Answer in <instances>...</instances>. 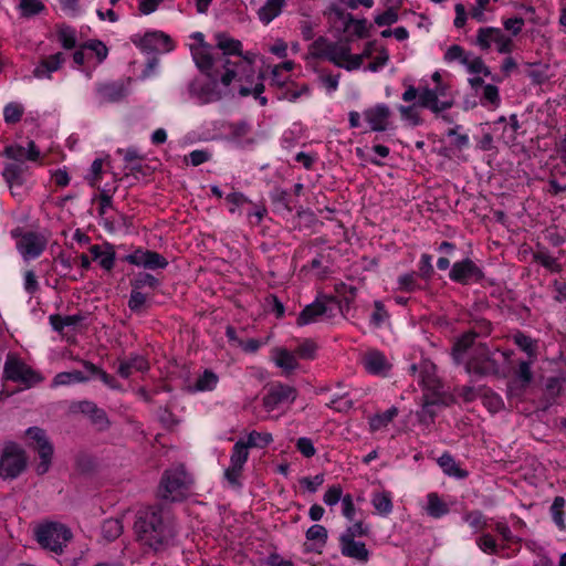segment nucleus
<instances>
[{
	"instance_id": "f257e3e1",
	"label": "nucleus",
	"mask_w": 566,
	"mask_h": 566,
	"mask_svg": "<svg viewBox=\"0 0 566 566\" xmlns=\"http://www.w3.org/2000/svg\"><path fill=\"white\" fill-rule=\"evenodd\" d=\"M217 46L223 52V55L241 54L242 44L240 41L230 38L224 33L216 34ZM254 54L240 57L238 62H230L229 59L221 56L214 60L217 61L212 69V78L214 73H218V65L226 69V72L221 76V81L218 82L219 86L217 91L222 92V96L226 94L229 85L235 80L238 83L239 94L241 96L253 95L260 101L261 105L266 104V98L261 94L264 91V85L261 82V75H255L253 70Z\"/></svg>"
},
{
	"instance_id": "f03ea898",
	"label": "nucleus",
	"mask_w": 566,
	"mask_h": 566,
	"mask_svg": "<svg viewBox=\"0 0 566 566\" xmlns=\"http://www.w3.org/2000/svg\"><path fill=\"white\" fill-rule=\"evenodd\" d=\"M453 358L458 364H463L468 374L489 375L499 370L496 359L489 348L481 343H475V334L462 335L453 346Z\"/></svg>"
},
{
	"instance_id": "7ed1b4c3",
	"label": "nucleus",
	"mask_w": 566,
	"mask_h": 566,
	"mask_svg": "<svg viewBox=\"0 0 566 566\" xmlns=\"http://www.w3.org/2000/svg\"><path fill=\"white\" fill-rule=\"evenodd\" d=\"M190 38L193 40L189 44L192 59L198 69L209 77L203 85H195L192 93L200 104L216 102L222 97V92L216 90L219 84L217 78H212V69L217 63L212 54L213 49L205 42V35L201 32H195Z\"/></svg>"
},
{
	"instance_id": "20e7f679",
	"label": "nucleus",
	"mask_w": 566,
	"mask_h": 566,
	"mask_svg": "<svg viewBox=\"0 0 566 566\" xmlns=\"http://www.w3.org/2000/svg\"><path fill=\"white\" fill-rule=\"evenodd\" d=\"M134 531L140 544L154 551L160 549L172 538V531L164 523L161 515L153 510L138 512Z\"/></svg>"
},
{
	"instance_id": "39448f33",
	"label": "nucleus",
	"mask_w": 566,
	"mask_h": 566,
	"mask_svg": "<svg viewBox=\"0 0 566 566\" xmlns=\"http://www.w3.org/2000/svg\"><path fill=\"white\" fill-rule=\"evenodd\" d=\"M419 382L426 390L424 402L420 412V418L427 420L432 419L434 411L433 407L446 405L447 399L441 392L440 381L436 376V367L431 363L424 361L420 366Z\"/></svg>"
},
{
	"instance_id": "423d86ee",
	"label": "nucleus",
	"mask_w": 566,
	"mask_h": 566,
	"mask_svg": "<svg viewBox=\"0 0 566 566\" xmlns=\"http://www.w3.org/2000/svg\"><path fill=\"white\" fill-rule=\"evenodd\" d=\"M191 483V478L186 473L185 469L177 467L165 471L159 493L166 500L179 501L186 496Z\"/></svg>"
},
{
	"instance_id": "0eeeda50",
	"label": "nucleus",
	"mask_w": 566,
	"mask_h": 566,
	"mask_svg": "<svg viewBox=\"0 0 566 566\" xmlns=\"http://www.w3.org/2000/svg\"><path fill=\"white\" fill-rule=\"evenodd\" d=\"M431 80L434 86H424L420 88L419 104L434 113L450 108L452 106V99L447 98L449 86L442 82L441 73L436 71L431 75Z\"/></svg>"
},
{
	"instance_id": "6e6552de",
	"label": "nucleus",
	"mask_w": 566,
	"mask_h": 566,
	"mask_svg": "<svg viewBox=\"0 0 566 566\" xmlns=\"http://www.w3.org/2000/svg\"><path fill=\"white\" fill-rule=\"evenodd\" d=\"M39 544L53 553L61 554L63 547L72 539L71 531L61 523H45L35 532Z\"/></svg>"
},
{
	"instance_id": "1a4fd4ad",
	"label": "nucleus",
	"mask_w": 566,
	"mask_h": 566,
	"mask_svg": "<svg viewBox=\"0 0 566 566\" xmlns=\"http://www.w3.org/2000/svg\"><path fill=\"white\" fill-rule=\"evenodd\" d=\"M25 438L28 446L39 453L40 461L35 467L36 473H46L52 462L53 446L49 441L44 430L38 427L29 428L25 431Z\"/></svg>"
},
{
	"instance_id": "9d476101",
	"label": "nucleus",
	"mask_w": 566,
	"mask_h": 566,
	"mask_svg": "<svg viewBox=\"0 0 566 566\" xmlns=\"http://www.w3.org/2000/svg\"><path fill=\"white\" fill-rule=\"evenodd\" d=\"M27 467V455L22 448L17 443H6L0 457V476L3 479H14Z\"/></svg>"
},
{
	"instance_id": "9b49d317",
	"label": "nucleus",
	"mask_w": 566,
	"mask_h": 566,
	"mask_svg": "<svg viewBox=\"0 0 566 566\" xmlns=\"http://www.w3.org/2000/svg\"><path fill=\"white\" fill-rule=\"evenodd\" d=\"M3 375L7 379L22 384L25 387H32L42 380V377L35 370L14 354L8 355Z\"/></svg>"
},
{
	"instance_id": "f8f14e48",
	"label": "nucleus",
	"mask_w": 566,
	"mask_h": 566,
	"mask_svg": "<svg viewBox=\"0 0 566 566\" xmlns=\"http://www.w3.org/2000/svg\"><path fill=\"white\" fill-rule=\"evenodd\" d=\"M476 44L482 50H489L495 45L499 53L507 54L513 51L514 43L512 36L506 35L501 29L488 27L478 30Z\"/></svg>"
},
{
	"instance_id": "ddd939ff",
	"label": "nucleus",
	"mask_w": 566,
	"mask_h": 566,
	"mask_svg": "<svg viewBox=\"0 0 566 566\" xmlns=\"http://www.w3.org/2000/svg\"><path fill=\"white\" fill-rule=\"evenodd\" d=\"M132 42L145 52L168 53L174 50L169 35L161 31H150L145 34H134Z\"/></svg>"
},
{
	"instance_id": "4468645a",
	"label": "nucleus",
	"mask_w": 566,
	"mask_h": 566,
	"mask_svg": "<svg viewBox=\"0 0 566 566\" xmlns=\"http://www.w3.org/2000/svg\"><path fill=\"white\" fill-rule=\"evenodd\" d=\"M248 458L249 451H247L245 446H243V441H238L233 446L230 464L224 470V480L231 488L238 489L241 486L242 471Z\"/></svg>"
},
{
	"instance_id": "2eb2a0df",
	"label": "nucleus",
	"mask_w": 566,
	"mask_h": 566,
	"mask_svg": "<svg viewBox=\"0 0 566 566\" xmlns=\"http://www.w3.org/2000/svg\"><path fill=\"white\" fill-rule=\"evenodd\" d=\"M324 56L329 62L347 71L357 70L361 65V56L352 54L347 43H334L328 45Z\"/></svg>"
},
{
	"instance_id": "dca6fc26",
	"label": "nucleus",
	"mask_w": 566,
	"mask_h": 566,
	"mask_svg": "<svg viewBox=\"0 0 566 566\" xmlns=\"http://www.w3.org/2000/svg\"><path fill=\"white\" fill-rule=\"evenodd\" d=\"M296 398V390L289 386L277 384L272 386L263 398L268 411H275L290 407Z\"/></svg>"
},
{
	"instance_id": "f3484780",
	"label": "nucleus",
	"mask_w": 566,
	"mask_h": 566,
	"mask_svg": "<svg viewBox=\"0 0 566 566\" xmlns=\"http://www.w3.org/2000/svg\"><path fill=\"white\" fill-rule=\"evenodd\" d=\"M364 120L371 132H385L391 127V111L386 104H376L363 112Z\"/></svg>"
},
{
	"instance_id": "a211bd4d",
	"label": "nucleus",
	"mask_w": 566,
	"mask_h": 566,
	"mask_svg": "<svg viewBox=\"0 0 566 566\" xmlns=\"http://www.w3.org/2000/svg\"><path fill=\"white\" fill-rule=\"evenodd\" d=\"M125 260L136 266H143L146 269H164L168 262L159 253L149 250H136L128 254Z\"/></svg>"
},
{
	"instance_id": "6ab92c4d",
	"label": "nucleus",
	"mask_w": 566,
	"mask_h": 566,
	"mask_svg": "<svg viewBox=\"0 0 566 566\" xmlns=\"http://www.w3.org/2000/svg\"><path fill=\"white\" fill-rule=\"evenodd\" d=\"M45 245L46 242L44 238L34 233H25L17 242V248L24 260L38 258Z\"/></svg>"
},
{
	"instance_id": "aec40b11",
	"label": "nucleus",
	"mask_w": 566,
	"mask_h": 566,
	"mask_svg": "<svg viewBox=\"0 0 566 566\" xmlns=\"http://www.w3.org/2000/svg\"><path fill=\"white\" fill-rule=\"evenodd\" d=\"M10 191L13 197L21 198L27 192L25 180L23 177V168L20 164H10L3 170Z\"/></svg>"
},
{
	"instance_id": "412c9836",
	"label": "nucleus",
	"mask_w": 566,
	"mask_h": 566,
	"mask_svg": "<svg viewBox=\"0 0 566 566\" xmlns=\"http://www.w3.org/2000/svg\"><path fill=\"white\" fill-rule=\"evenodd\" d=\"M450 279L460 283H469L481 277L480 269L469 259L455 262L450 271Z\"/></svg>"
},
{
	"instance_id": "4be33fe9",
	"label": "nucleus",
	"mask_w": 566,
	"mask_h": 566,
	"mask_svg": "<svg viewBox=\"0 0 566 566\" xmlns=\"http://www.w3.org/2000/svg\"><path fill=\"white\" fill-rule=\"evenodd\" d=\"M363 364L369 374L378 376H386L391 368L389 360L378 350L367 352L363 358Z\"/></svg>"
},
{
	"instance_id": "5701e85b",
	"label": "nucleus",
	"mask_w": 566,
	"mask_h": 566,
	"mask_svg": "<svg viewBox=\"0 0 566 566\" xmlns=\"http://www.w3.org/2000/svg\"><path fill=\"white\" fill-rule=\"evenodd\" d=\"M297 358L298 356L295 352H290L286 348L280 347L272 350V360L284 375H291L298 369L300 365Z\"/></svg>"
},
{
	"instance_id": "b1692460",
	"label": "nucleus",
	"mask_w": 566,
	"mask_h": 566,
	"mask_svg": "<svg viewBox=\"0 0 566 566\" xmlns=\"http://www.w3.org/2000/svg\"><path fill=\"white\" fill-rule=\"evenodd\" d=\"M340 552L344 556L366 563L369 552L363 542L355 538L339 537Z\"/></svg>"
},
{
	"instance_id": "393cba45",
	"label": "nucleus",
	"mask_w": 566,
	"mask_h": 566,
	"mask_svg": "<svg viewBox=\"0 0 566 566\" xmlns=\"http://www.w3.org/2000/svg\"><path fill=\"white\" fill-rule=\"evenodd\" d=\"M64 62V57L62 53L53 54L44 60H42L34 69L33 74L38 78H50L51 74L57 71L62 63Z\"/></svg>"
},
{
	"instance_id": "a878e982",
	"label": "nucleus",
	"mask_w": 566,
	"mask_h": 566,
	"mask_svg": "<svg viewBox=\"0 0 566 566\" xmlns=\"http://www.w3.org/2000/svg\"><path fill=\"white\" fill-rule=\"evenodd\" d=\"M218 382V375L207 369L198 376L193 384L187 386V390L191 394L212 391Z\"/></svg>"
},
{
	"instance_id": "bb28decb",
	"label": "nucleus",
	"mask_w": 566,
	"mask_h": 566,
	"mask_svg": "<svg viewBox=\"0 0 566 566\" xmlns=\"http://www.w3.org/2000/svg\"><path fill=\"white\" fill-rule=\"evenodd\" d=\"M371 505L376 514L380 516H388L394 510L392 494L389 491H378L371 494Z\"/></svg>"
},
{
	"instance_id": "cd10ccee",
	"label": "nucleus",
	"mask_w": 566,
	"mask_h": 566,
	"mask_svg": "<svg viewBox=\"0 0 566 566\" xmlns=\"http://www.w3.org/2000/svg\"><path fill=\"white\" fill-rule=\"evenodd\" d=\"M327 302L317 301L306 306L297 318L298 325H307L316 322L326 314Z\"/></svg>"
},
{
	"instance_id": "c85d7f7f",
	"label": "nucleus",
	"mask_w": 566,
	"mask_h": 566,
	"mask_svg": "<svg viewBox=\"0 0 566 566\" xmlns=\"http://www.w3.org/2000/svg\"><path fill=\"white\" fill-rule=\"evenodd\" d=\"M426 513L433 517L440 518L449 513L448 504L434 492L427 495Z\"/></svg>"
},
{
	"instance_id": "c756f323",
	"label": "nucleus",
	"mask_w": 566,
	"mask_h": 566,
	"mask_svg": "<svg viewBox=\"0 0 566 566\" xmlns=\"http://www.w3.org/2000/svg\"><path fill=\"white\" fill-rule=\"evenodd\" d=\"M88 379V374H84L81 370L62 371L55 375L51 386H70L74 384L85 382Z\"/></svg>"
},
{
	"instance_id": "7c9ffc66",
	"label": "nucleus",
	"mask_w": 566,
	"mask_h": 566,
	"mask_svg": "<svg viewBox=\"0 0 566 566\" xmlns=\"http://www.w3.org/2000/svg\"><path fill=\"white\" fill-rule=\"evenodd\" d=\"M534 361L530 359V361H522L518 365V369L516 371V377L510 386V394L512 395L515 389H524L532 380V370L531 365Z\"/></svg>"
},
{
	"instance_id": "2f4dec72",
	"label": "nucleus",
	"mask_w": 566,
	"mask_h": 566,
	"mask_svg": "<svg viewBox=\"0 0 566 566\" xmlns=\"http://www.w3.org/2000/svg\"><path fill=\"white\" fill-rule=\"evenodd\" d=\"M148 369L147 360L142 356H135L129 360H124L119 364L117 373L124 377L128 378L135 371H145Z\"/></svg>"
},
{
	"instance_id": "473e14b6",
	"label": "nucleus",
	"mask_w": 566,
	"mask_h": 566,
	"mask_svg": "<svg viewBox=\"0 0 566 566\" xmlns=\"http://www.w3.org/2000/svg\"><path fill=\"white\" fill-rule=\"evenodd\" d=\"M123 96V87L115 83L104 84L97 88V99L101 104L119 101Z\"/></svg>"
},
{
	"instance_id": "72a5a7b5",
	"label": "nucleus",
	"mask_w": 566,
	"mask_h": 566,
	"mask_svg": "<svg viewBox=\"0 0 566 566\" xmlns=\"http://www.w3.org/2000/svg\"><path fill=\"white\" fill-rule=\"evenodd\" d=\"M283 2L284 0H266L264 6L259 9L260 20L265 24L270 23L280 14Z\"/></svg>"
},
{
	"instance_id": "f704fd0d",
	"label": "nucleus",
	"mask_w": 566,
	"mask_h": 566,
	"mask_svg": "<svg viewBox=\"0 0 566 566\" xmlns=\"http://www.w3.org/2000/svg\"><path fill=\"white\" fill-rule=\"evenodd\" d=\"M91 253L93 259L97 261L103 269L109 271L114 266L115 254L111 249L93 245L91 248Z\"/></svg>"
},
{
	"instance_id": "c9c22d12",
	"label": "nucleus",
	"mask_w": 566,
	"mask_h": 566,
	"mask_svg": "<svg viewBox=\"0 0 566 566\" xmlns=\"http://www.w3.org/2000/svg\"><path fill=\"white\" fill-rule=\"evenodd\" d=\"M123 520L119 517L107 518L102 525V536L107 541H114L123 533Z\"/></svg>"
},
{
	"instance_id": "e433bc0d",
	"label": "nucleus",
	"mask_w": 566,
	"mask_h": 566,
	"mask_svg": "<svg viewBox=\"0 0 566 566\" xmlns=\"http://www.w3.org/2000/svg\"><path fill=\"white\" fill-rule=\"evenodd\" d=\"M397 415L398 409L396 407H391L381 413L373 416L369 420L370 430L378 431L386 428Z\"/></svg>"
},
{
	"instance_id": "4c0bfd02",
	"label": "nucleus",
	"mask_w": 566,
	"mask_h": 566,
	"mask_svg": "<svg viewBox=\"0 0 566 566\" xmlns=\"http://www.w3.org/2000/svg\"><path fill=\"white\" fill-rule=\"evenodd\" d=\"M438 463L442 471L450 476L459 479L467 476V472L460 469L455 460L449 454L441 455L438 460Z\"/></svg>"
},
{
	"instance_id": "58836bf2",
	"label": "nucleus",
	"mask_w": 566,
	"mask_h": 566,
	"mask_svg": "<svg viewBox=\"0 0 566 566\" xmlns=\"http://www.w3.org/2000/svg\"><path fill=\"white\" fill-rule=\"evenodd\" d=\"M327 536V530L321 524H314L306 531V539L313 543L317 549L324 547Z\"/></svg>"
},
{
	"instance_id": "ea45409f",
	"label": "nucleus",
	"mask_w": 566,
	"mask_h": 566,
	"mask_svg": "<svg viewBox=\"0 0 566 566\" xmlns=\"http://www.w3.org/2000/svg\"><path fill=\"white\" fill-rule=\"evenodd\" d=\"M85 48L87 49L90 60L93 63L103 62L108 53L106 45L97 40L88 41L85 43Z\"/></svg>"
},
{
	"instance_id": "a19ab883",
	"label": "nucleus",
	"mask_w": 566,
	"mask_h": 566,
	"mask_svg": "<svg viewBox=\"0 0 566 566\" xmlns=\"http://www.w3.org/2000/svg\"><path fill=\"white\" fill-rule=\"evenodd\" d=\"M272 441L273 438L270 432L252 431L248 434V439L245 442H243V446H245L247 450L249 448H264Z\"/></svg>"
},
{
	"instance_id": "79ce46f5",
	"label": "nucleus",
	"mask_w": 566,
	"mask_h": 566,
	"mask_svg": "<svg viewBox=\"0 0 566 566\" xmlns=\"http://www.w3.org/2000/svg\"><path fill=\"white\" fill-rule=\"evenodd\" d=\"M463 65L467 67L468 72L473 75L489 76L491 74L489 67L484 64L482 59L478 56L469 55L463 60Z\"/></svg>"
},
{
	"instance_id": "37998d69",
	"label": "nucleus",
	"mask_w": 566,
	"mask_h": 566,
	"mask_svg": "<svg viewBox=\"0 0 566 566\" xmlns=\"http://www.w3.org/2000/svg\"><path fill=\"white\" fill-rule=\"evenodd\" d=\"M81 410L85 413H88L95 424L99 427V429H103L107 426V419L106 415L103 410L98 409L94 403L92 402H83L81 405Z\"/></svg>"
},
{
	"instance_id": "c03bdc74",
	"label": "nucleus",
	"mask_w": 566,
	"mask_h": 566,
	"mask_svg": "<svg viewBox=\"0 0 566 566\" xmlns=\"http://www.w3.org/2000/svg\"><path fill=\"white\" fill-rule=\"evenodd\" d=\"M462 518L473 532H480L488 526V518L480 511L468 512Z\"/></svg>"
},
{
	"instance_id": "a18cd8bd",
	"label": "nucleus",
	"mask_w": 566,
	"mask_h": 566,
	"mask_svg": "<svg viewBox=\"0 0 566 566\" xmlns=\"http://www.w3.org/2000/svg\"><path fill=\"white\" fill-rule=\"evenodd\" d=\"M83 365H84V368H85L86 373L88 374L90 378L93 377V376H98L99 379L107 387H109L112 389H119V387L117 386V382L114 379V377H112L108 374H106L105 371L98 369L95 365H93V364H91L88 361H84Z\"/></svg>"
},
{
	"instance_id": "49530a36",
	"label": "nucleus",
	"mask_w": 566,
	"mask_h": 566,
	"mask_svg": "<svg viewBox=\"0 0 566 566\" xmlns=\"http://www.w3.org/2000/svg\"><path fill=\"white\" fill-rule=\"evenodd\" d=\"M19 11L22 17H32L40 13L44 9L42 0H20Z\"/></svg>"
},
{
	"instance_id": "de8ad7c7",
	"label": "nucleus",
	"mask_w": 566,
	"mask_h": 566,
	"mask_svg": "<svg viewBox=\"0 0 566 566\" xmlns=\"http://www.w3.org/2000/svg\"><path fill=\"white\" fill-rule=\"evenodd\" d=\"M514 342L522 350L528 355L532 361L536 359V344L532 338L524 334H516L514 336Z\"/></svg>"
},
{
	"instance_id": "09e8293b",
	"label": "nucleus",
	"mask_w": 566,
	"mask_h": 566,
	"mask_svg": "<svg viewBox=\"0 0 566 566\" xmlns=\"http://www.w3.org/2000/svg\"><path fill=\"white\" fill-rule=\"evenodd\" d=\"M397 283H398L397 290L400 292L411 293V292H415L420 289L419 284L417 283L415 273H407V274L400 275L398 277Z\"/></svg>"
},
{
	"instance_id": "8fccbe9b",
	"label": "nucleus",
	"mask_w": 566,
	"mask_h": 566,
	"mask_svg": "<svg viewBox=\"0 0 566 566\" xmlns=\"http://www.w3.org/2000/svg\"><path fill=\"white\" fill-rule=\"evenodd\" d=\"M565 506V499L562 496H557L554 499V502L551 507L552 517L555 524L560 528H565L563 507Z\"/></svg>"
},
{
	"instance_id": "3c124183",
	"label": "nucleus",
	"mask_w": 566,
	"mask_h": 566,
	"mask_svg": "<svg viewBox=\"0 0 566 566\" xmlns=\"http://www.w3.org/2000/svg\"><path fill=\"white\" fill-rule=\"evenodd\" d=\"M316 350V344L312 340L306 339L297 346L295 353L298 356V358L310 360L315 358Z\"/></svg>"
},
{
	"instance_id": "603ef678",
	"label": "nucleus",
	"mask_w": 566,
	"mask_h": 566,
	"mask_svg": "<svg viewBox=\"0 0 566 566\" xmlns=\"http://www.w3.org/2000/svg\"><path fill=\"white\" fill-rule=\"evenodd\" d=\"M389 61V53L386 49L380 48L377 50V54L373 57V61L367 66L370 72L380 71Z\"/></svg>"
},
{
	"instance_id": "864d4df0",
	"label": "nucleus",
	"mask_w": 566,
	"mask_h": 566,
	"mask_svg": "<svg viewBox=\"0 0 566 566\" xmlns=\"http://www.w3.org/2000/svg\"><path fill=\"white\" fill-rule=\"evenodd\" d=\"M479 548L486 554H496L497 544L495 538L490 534H483L476 539Z\"/></svg>"
},
{
	"instance_id": "5fc2aeb1",
	"label": "nucleus",
	"mask_w": 566,
	"mask_h": 566,
	"mask_svg": "<svg viewBox=\"0 0 566 566\" xmlns=\"http://www.w3.org/2000/svg\"><path fill=\"white\" fill-rule=\"evenodd\" d=\"M343 497V489L340 488V485H332L324 493L323 501L326 505L334 506L339 501L342 502Z\"/></svg>"
},
{
	"instance_id": "6e6d98bb",
	"label": "nucleus",
	"mask_w": 566,
	"mask_h": 566,
	"mask_svg": "<svg viewBox=\"0 0 566 566\" xmlns=\"http://www.w3.org/2000/svg\"><path fill=\"white\" fill-rule=\"evenodd\" d=\"M23 107L18 103H9L3 109L4 120L7 123H17L20 120Z\"/></svg>"
},
{
	"instance_id": "4d7b16f0",
	"label": "nucleus",
	"mask_w": 566,
	"mask_h": 566,
	"mask_svg": "<svg viewBox=\"0 0 566 566\" xmlns=\"http://www.w3.org/2000/svg\"><path fill=\"white\" fill-rule=\"evenodd\" d=\"M368 533L369 527L361 521H358L348 526L340 537L355 538L356 536H366Z\"/></svg>"
},
{
	"instance_id": "13d9d810",
	"label": "nucleus",
	"mask_w": 566,
	"mask_h": 566,
	"mask_svg": "<svg viewBox=\"0 0 566 566\" xmlns=\"http://www.w3.org/2000/svg\"><path fill=\"white\" fill-rule=\"evenodd\" d=\"M59 39L64 49H73L76 44V33L71 28H61Z\"/></svg>"
},
{
	"instance_id": "bf43d9fd",
	"label": "nucleus",
	"mask_w": 566,
	"mask_h": 566,
	"mask_svg": "<svg viewBox=\"0 0 566 566\" xmlns=\"http://www.w3.org/2000/svg\"><path fill=\"white\" fill-rule=\"evenodd\" d=\"M324 474H316L315 476H304L300 480V484L308 492L314 493L324 483Z\"/></svg>"
},
{
	"instance_id": "052dcab7",
	"label": "nucleus",
	"mask_w": 566,
	"mask_h": 566,
	"mask_svg": "<svg viewBox=\"0 0 566 566\" xmlns=\"http://www.w3.org/2000/svg\"><path fill=\"white\" fill-rule=\"evenodd\" d=\"M146 295L138 291V289L134 287L130 297L128 301V306L134 312H139L146 304Z\"/></svg>"
},
{
	"instance_id": "680f3d73",
	"label": "nucleus",
	"mask_w": 566,
	"mask_h": 566,
	"mask_svg": "<svg viewBox=\"0 0 566 566\" xmlns=\"http://www.w3.org/2000/svg\"><path fill=\"white\" fill-rule=\"evenodd\" d=\"M398 21V13L394 8L375 17V23L379 27L391 25Z\"/></svg>"
},
{
	"instance_id": "e2e57ef3",
	"label": "nucleus",
	"mask_w": 566,
	"mask_h": 566,
	"mask_svg": "<svg viewBox=\"0 0 566 566\" xmlns=\"http://www.w3.org/2000/svg\"><path fill=\"white\" fill-rule=\"evenodd\" d=\"M500 103L499 90L496 86L488 84L483 91V104L497 106Z\"/></svg>"
},
{
	"instance_id": "0e129e2a",
	"label": "nucleus",
	"mask_w": 566,
	"mask_h": 566,
	"mask_svg": "<svg viewBox=\"0 0 566 566\" xmlns=\"http://www.w3.org/2000/svg\"><path fill=\"white\" fill-rule=\"evenodd\" d=\"M342 513L349 522L354 521L356 515V507L350 494H346L342 499Z\"/></svg>"
},
{
	"instance_id": "69168bd1",
	"label": "nucleus",
	"mask_w": 566,
	"mask_h": 566,
	"mask_svg": "<svg viewBox=\"0 0 566 566\" xmlns=\"http://www.w3.org/2000/svg\"><path fill=\"white\" fill-rule=\"evenodd\" d=\"M319 82L328 94H333L338 88L339 76L333 74H322L319 76Z\"/></svg>"
},
{
	"instance_id": "338daca9",
	"label": "nucleus",
	"mask_w": 566,
	"mask_h": 566,
	"mask_svg": "<svg viewBox=\"0 0 566 566\" xmlns=\"http://www.w3.org/2000/svg\"><path fill=\"white\" fill-rule=\"evenodd\" d=\"M401 118L410 125L419 124V114L415 106H399Z\"/></svg>"
},
{
	"instance_id": "774afa93",
	"label": "nucleus",
	"mask_w": 566,
	"mask_h": 566,
	"mask_svg": "<svg viewBox=\"0 0 566 566\" xmlns=\"http://www.w3.org/2000/svg\"><path fill=\"white\" fill-rule=\"evenodd\" d=\"M503 27L506 31L511 32L513 36L521 33L524 27V20L522 18H509L503 21Z\"/></svg>"
}]
</instances>
